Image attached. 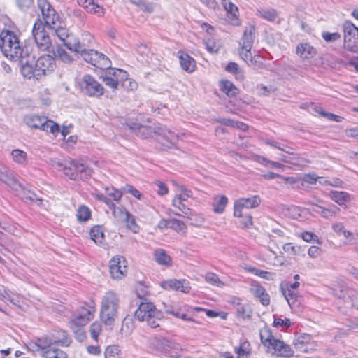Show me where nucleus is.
<instances>
[{
    "label": "nucleus",
    "mask_w": 358,
    "mask_h": 358,
    "mask_svg": "<svg viewBox=\"0 0 358 358\" xmlns=\"http://www.w3.org/2000/svg\"><path fill=\"white\" fill-rule=\"evenodd\" d=\"M329 196L334 202L340 206L350 201V195L345 192L331 191Z\"/></svg>",
    "instance_id": "29"
},
{
    "label": "nucleus",
    "mask_w": 358,
    "mask_h": 358,
    "mask_svg": "<svg viewBox=\"0 0 358 358\" xmlns=\"http://www.w3.org/2000/svg\"><path fill=\"white\" fill-rule=\"evenodd\" d=\"M343 29L344 33V48L350 52H357L358 46L356 43H358V28L351 22L346 21L343 24Z\"/></svg>",
    "instance_id": "12"
},
{
    "label": "nucleus",
    "mask_w": 358,
    "mask_h": 358,
    "mask_svg": "<svg viewBox=\"0 0 358 358\" xmlns=\"http://www.w3.org/2000/svg\"><path fill=\"white\" fill-rule=\"evenodd\" d=\"M81 92L89 96L99 97L103 95V86L90 75H85L79 82Z\"/></svg>",
    "instance_id": "10"
},
{
    "label": "nucleus",
    "mask_w": 358,
    "mask_h": 358,
    "mask_svg": "<svg viewBox=\"0 0 358 358\" xmlns=\"http://www.w3.org/2000/svg\"><path fill=\"white\" fill-rule=\"evenodd\" d=\"M257 14L262 18L273 22L278 17V13L275 9H262L257 10Z\"/></svg>",
    "instance_id": "43"
},
{
    "label": "nucleus",
    "mask_w": 358,
    "mask_h": 358,
    "mask_svg": "<svg viewBox=\"0 0 358 358\" xmlns=\"http://www.w3.org/2000/svg\"><path fill=\"white\" fill-rule=\"evenodd\" d=\"M11 155L13 161L18 164L25 165L27 164V155L24 151L15 149L12 151Z\"/></svg>",
    "instance_id": "42"
},
{
    "label": "nucleus",
    "mask_w": 358,
    "mask_h": 358,
    "mask_svg": "<svg viewBox=\"0 0 358 358\" xmlns=\"http://www.w3.org/2000/svg\"><path fill=\"white\" fill-rule=\"evenodd\" d=\"M54 345L51 336L38 339L37 345L43 351L52 347Z\"/></svg>",
    "instance_id": "55"
},
{
    "label": "nucleus",
    "mask_w": 358,
    "mask_h": 358,
    "mask_svg": "<svg viewBox=\"0 0 358 358\" xmlns=\"http://www.w3.org/2000/svg\"><path fill=\"white\" fill-rule=\"evenodd\" d=\"M76 216L79 221L85 222L90 218L91 211L88 207L85 206H81L77 210Z\"/></svg>",
    "instance_id": "46"
},
{
    "label": "nucleus",
    "mask_w": 358,
    "mask_h": 358,
    "mask_svg": "<svg viewBox=\"0 0 358 358\" xmlns=\"http://www.w3.org/2000/svg\"><path fill=\"white\" fill-rule=\"evenodd\" d=\"M120 307V299L113 291L107 292L101 299L100 319L106 325L112 327L117 317Z\"/></svg>",
    "instance_id": "3"
},
{
    "label": "nucleus",
    "mask_w": 358,
    "mask_h": 358,
    "mask_svg": "<svg viewBox=\"0 0 358 358\" xmlns=\"http://www.w3.org/2000/svg\"><path fill=\"white\" fill-rule=\"evenodd\" d=\"M177 55L182 70L187 73H192L196 70V64L193 57L182 50L178 51Z\"/></svg>",
    "instance_id": "22"
},
{
    "label": "nucleus",
    "mask_w": 358,
    "mask_h": 358,
    "mask_svg": "<svg viewBox=\"0 0 358 358\" xmlns=\"http://www.w3.org/2000/svg\"><path fill=\"white\" fill-rule=\"evenodd\" d=\"M166 338L151 336L147 340V347L152 352L162 354Z\"/></svg>",
    "instance_id": "26"
},
{
    "label": "nucleus",
    "mask_w": 358,
    "mask_h": 358,
    "mask_svg": "<svg viewBox=\"0 0 358 358\" xmlns=\"http://www.w3.org/2000/svg\"><path fill=\"white\" fill-rule=\"evenodd\" d=\"M250 291L258 298L263 306H268L270 303V296L266 289L257 282L252 281L250 284Z\"/></svg>",
    "instance_id": "23"
},
{
    "label": "nucleus",
    "mask_w": 358,
    "mask_h": 358,
    "mask_svg": "<svg viewBox=\"0 0 358 358\" xmlns=\"http://www.w3.org/2000/svg\"><path fill=\"white\" fill-rule=\"evenodd\" d=\"M237 315L243 319H250L252 315V310L248 305L238 303L236 308Z\"/></svg>",
    "instance_id": "45"
},
{
    "label": "nucleus",
    "mask_w": 358,
    "mask_h": 358,
    "mask_svg": "<svg viewBox=\"0 0 358 358\" xmlns=\"http://www.w3.org/2000/svg\"><path fill=\"white\" fill-rule=\"evenodd\" d=\"M90 237L94 243H101L104 239V234L99 226H95L90 230Z\"/></svg>",
    "instance_id": "44"
},
{
    "label": "nucleus",
    "mask_w": 358,
    "mask_h": 358,
    "mask_svg": "<svg viewBox=\"0 0 358 358\" xmlns=\"http://www.w3.org/2000/svg\"><path fill=\"white\" fill-rule=\"evenodd\" d=\"M243 60H244L249 66H252L255 68H261L263 66V63L261 61H259L260 57L259 55H252V52H250V57L246 59L244 57H240Z\"/></svg>",
    "instance_id": "48"
},
{
    "label": "nucleus",
    "mask_w": 358,
    "mask_h": 358,
    "mask_svg": "<svg viewBox=\"0 0 358 358\" xmlns=\"http://www.w3.org/2000/svg\"><path fill=\"white\" fill-rule=\"evenodd\" d=\"M181 350L180 344L166 338L162 354L173 358H178Z\"/></svg>",
    "instance_id": "25"
},
{
    "label": "nucleus",
    "mask_w": 358,
    "mask_h": 358,
    "mask_svg": "<svg viewBox=\"0 0 358 358\" xmlns=\"http://www.w3.org/2000/svg\"><path fill=\"white\" fill-rule=\"evenodd\" d=\"M25 124L29 127L38 129L57 136L59 131V126L46 117L39 115H27L24 117Z\"/></svg>",
    "instance_id": "6"
},
{
    "label": "nucleus",
    "mask_w": 358,
    "mask_h": 358,
    "mask_svg": "<svg viewBox=\"0 0 358 358\" xmlns=\"http://www.w3.org/2000/svg\"><path fill=\"white\" fill-rule=\"evenodd\" d=\"M105 358H120V350L117 345H113L106 348Z\"/></svg>",
    "instance_id": "50"
},
{
    "label": "nucleus",
    "mask_w": 358,
    "mask_h": 358,
    "mask_svg": "<svg viewBox=\"0 0 358 358\" xmlns=\"http://www.w3.org/2000/svg\"><path fill=\"white\" fill-rule=\"evenodd\" d=\"M206 48L209 52H217L220 48V44L213 39L208 38L205 41Z\"/></svg>",
    "instance_id": "58"
},
{
    "label": "nucleus",
    "mask_w": 358,
    "mask_h": 358,
    "mask_svg": "<svg viewBox=\"0 0 358 358\" xmlns=\"http://www.w3.org/2000/svg\"><path fill=\"white\" fill-rule=\"evenodd\" d=\"M74 165H76V161L72 159L66 161L64 165L59 164V166L63 167L64 173L66 176L71 180H77V173L75 172Z\"/></svg>",
    "instance_id": "37"
},
{
    "label": "nucleus",
    "mask_w": 358,
    "mask_h": 358,
    "mask_svg": "<svg viewBox=\"0 0 358 358\" xmlns=\"http://www.w3.org/2000/svg\"><path fill=\"white\" fill-rule=\"evenodd\" d=\"M55 66V59L50 55H43L35 60L34 55L26 52V57L20 60L21 74L27 79L39 80L52 72Z\"/></svg>",
    "instance_id": "1"
},
{
    "label": "nucleus",
    "mask_w": 358,
    "mask_h": 358,
    "mask_svg": "<svg viewBox=\"0 0 358 358\" xmlns=\"http://www.w3.org/2000/svg\"><path fill=\"white\" fill-rule=\"evenodd\" d=\"M123 222L125 223L127 228L132 232L138 233L139 231L140 227L136 222L134 216L131 213L129 214V216L126 217Z\"/></svg>",
    "instance_id": "47"
},
{
    "label": "nucleus",
    "mask_w": 358,
    "mask_h": 358,
    "mask_svg": "<svg viewBox=\"0 0 358 358\" xmlns=\"http://www.w3.org/2000/svg\"><path fill=\"white\" fill-rule=\"evenodd\" d=\"M52 341L54 345H58L62 347H68L71 345L72 341L65 331H56L51 334Z\"/></svg>",
    "instance_id": "27"
},
{
    "label": "nucleus",
    "mask_w": 358,
    "mask_h": 358,
    "mask_svg": "<svg viewBox=\"0 0 358 358\" xmlns=\"http://www.w3.org/2000/svg\"><path fill=\"white\" fill-rule=\"evenodd\" d=\"M122 190H123L124 193H129L133 196H134L135 198H136L139 200L141 199V198H142L141 193L131 185H128V184L126 185L124 187H122Z\"/></svg>",
    "instance_id": "61"
},
{
    "label": "nucleus",
    "mask_w": 358,
    "mask_h": 358,
    "mask_svg": "<svg viewBox=\"0 0 358 358\" xmlns=\"http://www.w3.org/2000/svg\"><path fill=\"white\" fill-rule=\"evenodd\" d=\"M292 322L289 319L285 318V319H281L278 317H275L273 321V326L275 327H285L286 328H288L291 326Z\"/></svg>",
    "instance_id": "63"
},
{
    "label": "nucleus",
    "mask_w": 358,
    "mask_h": 358,
    "mask_svg": "<svg viewBox=\"0 0 358 358\" xmlns=\"http://www.w3.org/2000/svg\"><path fill=\"white\" fill-rule=\"evenodd\" d=\"M260 339L262 343L266 348L267 345H271L272 341L275 338L268 327H264L260 329Z\"/></svg>",
    "instance_id": "40"
},
{
    "label": "nucleus",
    "mask_w": 358,
    "mask_h": 358,
    "mask_svg": "<svg viewBox=\"0 0 358 358\" xmlns=\"http://www.w3.org/2000/svg\"><path fill=\"white\" fill-rule=\"evenodd\" d=\"M296 54L303 60L313 58L317 51L315 47L308 43H301L296 46Z\"/></svg>",
    "instance_id": "24"
},
{
    "label": "nucleus",
    "mask_w": 358,
    "mask_h": 358,
    "mask_svg": "<svg viewBox=\"0 0 358 358\" xmlns=\"http://www.w3.org/2000/svg\"><path fill=\"white\" fill-rule=\"evenodd\" d=\"M220 89L229 97L236 96L238 93V89L229 80L221 81Z\"/></svg>",
    "instance_id": "32"
},
{
    "label": "nucleus",
    "mask_w": 358,
    "mask_h": 358,
    "mask_svg": "<svg viewBox=\"0 0 358 358\" xmlns=\"http://www.w3.org/2000/svg\"><path fill=\"white\" fill-rule=\"evenodd\" d=\"M55 59L57 58L62 62L70 64L74 60L73 55L66 51L62 47L57 46L54 52Z\"/></svg>",
    "instance_id": "34"
},
{
    "label": "nucleus",
    "mask_w": 358,
    "mask_h": 358,
    "mask_svg": "<svg viewBox=\"0 0 358 358\" xmlns=\"http://www.w3.org/2000/svg\"><path fill=\"white\" fill-rule=\"evenodd\" d=\"M0 181L11 189H17L20 184L15 176L7 167L0 166Z\"/></svg>",
    "instance_id": "20"
},
{
    "label": "nucleus",
    "mask_w": 358,
    "mask_h": 358,
    "mask_svg": "<svg viewBox=\"0 0 358 358\" xmlns=\"http://www.w3.org/2000/svg\"><path fill=\"white\" fill-rule=\"evenodd\" d=\"M37 6L41 13L42 19L41 20L43 21L45 27L52 26L55 22L59 19L58 13L48 0H38Z\"/></svg>",
    "instance_id": "13"
},
{
    "label": "nucleus",
    "mask_w": 358,
    "mask_h": 358,
    "mask_svg": "<svg viewBox=\"0 0 358 358\" xmlns=\"http://www.w3.org/2000/svg\"><path fill=\"white\" fill-rule=\"evenodd\" d=\"M228 203V199L225 196L215 197L213 204V210L216 213H222Z\"/></svg>",
    "instance_id": "39"
},
{
    "label": "nucleus",
    "mask_w": 358,
    "mask_h": 358,
    "mask_svg": "<svg viewBox=\"0 0 358 358\" xmlns=\"http://www.w3.org/2000/svg\"><path fill=\"white\" fill-rule=\"evenodd\" d=\"M96 312L95 303L91 301L79 307L71 319V323L76 327L86 325L94 316Z\"/></svg>",
    "instance_id": "9"
},
{
    "label": "nucleus",
    "mask_w": 358,
    "mask_h": 358,
    "mask_svg": "<svg viewBox=\"0 0 358 358\" xmlns=\"http://www.w3.org/2000/svg\"><path fill=\"white\" fill-rule=\"evenodd\" d=\"M299 247L294 245L292 243H287L283 245V250L290 255H296Z\"/></svg>",
    "instance_id": "62"
},
{
    "label": "nucleus",
    "mask_w": 358,
    "mask_h": 358,
    "mask_svg": "<svg viewBox=\"0 0 358 358\" xmlns=\"http://www.w3.org/2000/svg\"><path fill=\"white\" fill-rule=\"evenodd\" d=\"M322 37L326 42L331 43L341 38V34L338 32L330 33L324 31L322 33Z\"/></svg>",
    "instance_id": "60"
},
{
    "label": "nucleus",
    "mask_w": 358,
    "mask_h": 358,
    "mask_svg": "<svg viewBox=\"0 0 358 358\" xmlns=\"http://www.w3.org/2000/svg\"><path fill=\"white\" fill-rule=\"evenodd\" d=\"M172 205L173 207L178 209V210L181 213H175V215L178 216H184L189 215L191 214V209L187 206L185 202L183 201H180L177 198H173L172 200Z\"/></svg>",
    "instance_id": "36"
},
{
    "label": "nucleus",
    "mask_w": 358,
    "mask_h": 358,
    "mask_svg": "<svg viewBox=\"0 0 358 358\" xmlns=\"http://www.w3.org/2000/svg\"><path fill=\"white\" fill-rule=\"evenodd\" d=\"M300 283L295 281L294 283L289 285L287 290L283 291V294L290 306V308L297 311L300 309L302 303V296L295 291L299 287Z\"/></svg>",
    "instance_id": "14"
},
{
    "label": "nucleus",
    "mask_w": 358,
    "mask_h": 358,
    "mask_svg": "<svg viewBox=\"0 0 358 358\" xmlns=\"http://www.w3.org/2000/svg\"><path fill=\"white\" fill-rule=\"evenodd\" d=\"M222 4L227 13L230 23L235 26L240 25L241 22L238 17L239 13L238 7L229 0H222Z\"/></svg>",
    "instance_id": "21"
},
{
    "label": "nucleus",
    "mask_w": 358,
    "mask_h": 358,
    "mask_svg": "<svg viewBox=\"0 0 358 358\" xmlns=\"http://www.w3.org/2000/svg\"><path fill=\"white\" fill-rule=\"evenodd\" d=\"M301 180L303 182L308 183L310 185H314L318 180V176H317V174L315 173H310L308 174H305Z\"/></svg>",
    "instance_id": "64"
},
{
    "label": "nucleus",
    "mask_w": 358,
    "mask_h": 358,
    "mask_svg": "<svg viewBox=\"0 0 358 358\" xmlns=\"http://www.w3.org/2000/svg\"><path fill=\"white\" fill-rule=\"evenodd\" d=\"M101 329L102 325L99 322L96 321L91 324L90 329V335L94 341H98V337L100 334V332L101 331Z\"/></svg>",
    "instance_id": "54"
},
{
    "label": "nucleus",
    "mask_w": 358,
    "mask_h": 358,
    "mask_svg": "<svg viewBox=\"0 0 358 358\" xmlns=\"http://www.w3.org/2000/svg\"><path fill=\"white\" fill-rule=\"evenodd\" d=\"M155 132L158 135L157 141L166 148H171L178 141V136L166 127H156Z\"/></svg>",
    "instance_id": "15"
},
{
    "label": "nucleus",
    "mask_w": 358,
    "mask_h": 358,
    "mask_svg": "<svg viewBox=\"0 0 358 358\" xmlns=\"http://www.w3.org/2000/svg\"><path fill=\"white\" fill-rule=\"evenodd\" d=\"M243 208L249 209L257 207L260 203V199L258 196H253L250 198H241L236 200Z\"/></svg>",
    "instance_id": "33"
},
{
    "label": "nucleus",
    "mask_w": 358,
    "mask_h": 358,
    "mask_svg": "<svg viewBox=\"0 0 358 358\" xmlns=\"http://www.w3.org/2000/svg\"><path fill=\"white\" fill-rule=\"evenodd\" d=\"M78 3L87 9L88 12L100 14L102 13L101 8L94 3V0H78Z\"/></svg>",
    "instance_id": "38"
},
{
    "label": "nucleus",
    "mask_w": 358,
    "mask_h": 358,
    "mask_svg": "<svg viewBox=\"0 0 358 358\" xmlns=\"http://www.w3.org/2000/svg\"><path fill=\"white\" fill-rule=\"evenodd\" d=\"M126 272V259L124 257L115 256L110 261V273L113 278L120 279Z\"/></svg>",
    "instance_id": "16"
},
{
    "label": "nucleus",
    "mask_w": 358,
    "mask_h": 358,
    "mask_svg": "<svg viewBox=\"0 0 358 358\" xmlns=\"http://www.w3.org/2000/svg\"><path fill=\"white\" fill-rule=\"evenodd\" d=\"M266 348L268 352L278 356L290 357L294 354V351L289 345L276 338H274L271 345H267Z\"/></svg>",
    "instance_id": "17"
},
{
    "label": "nucleus",
    "mask_w": 358,
    "mask_h": 358,
    "mask_svg": "<svg viewBox=\"0 0 358 358\" xmlns=\"http://www.w3.org/2000/svg\"><path fill=\"white\" fill-rule=\"evenodd\" d=\"M45 26L41 18L38 17L32 29V35L36 46L41 51L48 50L52 45L50 38L45 30Z\"/></svg>",
    "instance_id": "8"
},
{
    "label": "nucleus",
    "mask_w": 358,
    "mask_h": 358,
    "mask_svg": "<svg viewBox=\"0 0 358 358\" xmlns=\"http://www.w3.org/2000/svg\"><path fill=\"white\" fill-rule=\"evenodd\" d=\"M183 217H187L191 221V224L196 227H200L204 222V218L202 215L196 214L191 210V214L189 215H184Z\"/></svg>",
    "instance_id": "52"
},
{
    "label": "nucleus",
    "mask_w": 358,
    "mask_h": 358,
    "mask_svg": "<svg viewBox=\"0 0 358 358\" xmlns=\"http://www.w3.org/2000/svg\"><path fill=\"white\" fill-rule=\"evenodd\" d=\"M59 19L52 26L47 27L54 31L55 35L64 43V45L71 52L80 50V43L69 31L60 25Z\"/></svg>",
    "instance_id": "7"
},
{
    "label": "nucleus",
    "mask_w": 358,
    "mask_h": 358,
    "mask_svg": "<svg viewBox=\"0 0 358 358\" xmlns=\"http://www.w3.org/2000/svg\"><path fill=\"white\" fill-rule=\"evenodd\" d=\"M162 287L166 289L179 291L188 293L191 289L189 282L187 280L172 279L163 282Z\"/></svg>",
    "instance_id": "19"
},
{
    "label": "nucleus",
    "mask_w": 358,
    "mask_h": 358,
    "mask_svg": "<svg viewBox=\"0 0 358 358\" xmlns=\"http://www.w3.org/2000/svg\"><path fill=\"white\" fill-rule=\"evenodd\" d=\"M192 196V191L189 189H187V188L184 187H180V193L177 194L175 196V198H177L180 199V201H183L186 202L189 198H191Z\"/></svg>",
    "instance_id": "59"
},
{
    "label": "nucleus",
    "mask_w": 358,
    "mask_h": 358,
    "mask_svg": "<svg viewBox=\"0 0 358 358\" xmlns=\"http://www.w3.org/2000/svg\"><path fill=\"white\" fill-rule=\"evenodd\" d=\"M111 210H113L114 217L119 219L122 222H123L126 217L129 216V214L130 213L124 207H116L115 205L114 206V208H112Z\"/></svg>",
    "instance_id": "51"
},
{
    "label": "nucleus",
    "mask_w": 358,
    "mask_h": 358,
    "mask_svg": "<svg viewBox=\"0 0 358 358\" xmlns=\"http://www.w3.org/2000/svg\"><path fill=\"white\" fill-rule=\"evenodd\" d=\"M42 356L44 358H67V354L63 350L51 347L42 352Z\"/></svg>",
    "instance_id": "35"
},
{
    "label": "nucleus",
    "mask_w": 358,
    "mask_h": 358,
    "mask_svg": "<svg viewBox=\"0 0 358 358\" xmlns=\"http://www.w3.org/2000/svg\"><path fill=\"white\" fill-rule=\"evenodd\" d=\"M250 344L248 341L241 343L238 347L235 348V352L237 354V358H247L250 354Z\"/></svg>",
    "instance_id": "41"
},
{
    "label": "nucleus",
    "mask_w": 358,
    "mask_h": 358,
    "mask_svg": "<svg viewBox=\"0 0 358 358\" xmlns=\"http://www.w3.org/2000/svg\"><path fill=\"white\" fill-rule=\"evenodd\" d=\"M106 193L108 196L113 198L114 201H119L124 194L122 189L121 190H117L113 187H106Z\"/></svg>",
    "instance_id": "57"
},
{
    "label": "nucleus",
    "mask_w": 358,
    "mask_h": 358,
    "mask_svg": "<svg viewBox=\"0 0 358 358\" xmlns=\"http://www.w3.org/2000/svg\"><path fill=\"white\" fill-rule=\"evenodd\" d=\"M164 312L184 321H193V318L188 315V306L180 304H165Z\"/></svg>",
    "instance_id": "18"
},
{
    "label": "nucleus",
    "mask_w": 358,
    "mask_h": 358,
    "mask_svg": "<svg viewBox=\"0 0 358 358\" xmlns=\"http://www.w3.org/2000/svg\"><path fill=\"white\" fill-rule=\"evenodd\" d=\"M205 279L208 283L218 287H222L224 285V282L220 280L218 275L214 273H207L206 274Z\"/></svg>",
    "instance_id": "49"
},
{
    "label": "nucleus",
    "mask_w": 358,
    "mask_h": 358,
    "mask_svg": "<svg viewBox=\"0 0 358 358\" xmlns=\"http://www.w3.org/2000/svg\"><path fill=\"white\" fill-rule=\"evenodd\" d=\"M105 72L109 77L113 78L118 84L122 83L126 85L125 82L128 80V73L127 71L120 69L110 68L106 69Z\"/></svg>",
    "instance_id": "28"
},
{
    "label": "nucleus",
    "mask_w": 358,
    "mask_h": 358,
    "mask_svg": "<svg viewBox=\"0 0 358 358\" xmlns=\"http://www.w3.org/2000/svg\"><path fill=\"white\" fill-rule=\"evenodd\" d=\"M313 210L320 214L321 216L324 218H329L330 217L335 215L336 213V210L326 209L318 206H313Z\"/></svg>",
    "instance_id": "53"
},
{
    "label": "nucleus",
    "mask_w": 358,
    "mask_h": 358,
    "mask_svg": "<svg viewBox=\"0 0 358 358\" xmlns=\"http://www.w3.org/2000/svg\"><path fill=\"white\" fill-rule=\"evenodd\" d=\"M169 229H173L178 232H184L186 230V226L181 220L171 219V222H169Z\"/></svg>",
    "instance_id": "56"
},
{
    "label": "nucleus",
    "mask_w": 358,
    "mask_h": 358,
    "mask_svg": "<svg viewBox=\"0 0 358 358\" xmlns=\"http://www.w3.org/2000/svg\"><path fill=\"white\" fill-rule=\"evenodd\" d=\"M134 317L140 322H145L151 328H156L159 327L164 315L163 313L157 310L152 303L146 301L145 299L138 305Z\"/></svg>",
    "instance_id": "4"
},
{
    "label": "nucleus",
    "mask_w": 358,
    "mask_h": 358,
    "mask_svg": "<svg viewBox=\"0 0 358 358\" xmlns=\"http://www.w3.org/2000/svg\"><path fill=\"white\" fill-rule=\"evenodd\" d=\"M75 172L77 173V179H85L91 175L92 170L86 164L76 161Z\"/></svg>",
    "instance_id": "30"
},
{
    "label": "nucleus",
    "mask_w": 358,
    "mask_h": 358,
    "mask_svg": "<svg viewBox=\"0 0 358 358\" xmlns=\"http://www.w3.org/2000/svg\"><path fill=\"white\" fill-rule=\"evenodd\" d=\"M255 27L254 25H248L245 28L242 37L238 42V55L246 59L250 57L253 43L255 41Z\"/></svg>",
    "instance_id": "11"
},
{
    "label": "nucleus",
    "mask_w": 358,
    "mask_h": 358,
    "mask_svg": "<svg viewBox=\"0 0 358 358\" xmlns=\"http://www.w3.org/2000/svg\"><path fill=\"white\" fill-rule=\"evenodd\" d=\"M0 49L10 59L21 60L26 57L27 50H24L18 37L11 31H2L0 34Z\"/></svg>",
    "instance_id": "2"
},
{
    "label": "nucleus",
    "mask_w": 358,
    "mask_h": 358,
    "mask_svg": "<svg viewBox=\"0 0 358 358\" xmlns=\"http://www.w3.org/2000/svg\"><path fill=\"white\" fill-rule=\"evenodd\" d=\"M155 261L161 265L169 266L171 265V259L164 250L159 249L154 253Z\"/></svg>",
    "instance_id": "31"
},
{
    "label": "nucleus",
    "mask_w": 358,
    "mask_h": 358,
    "mask_svg": "<svg viewBox=\"0 0 358 358\" xmlns=\"http://www.w3.org/2000/svg\"><path fill=\"white\" fill-rule=\"evenodd\" d=\"M80 49L73 52L75 54H80V56L86 62L101 69H108L110 66V61L105 55L92 49H85L81 43Z\"/></svg>",
    "instance_id": "5"
}]
</instances>
